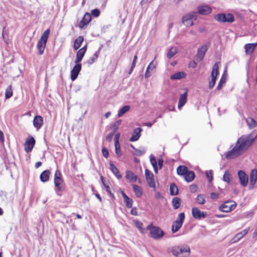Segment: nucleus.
Wrapping results in <instances>:
<instances>
[{"label":"nucleus","mask_w":257,"mask_h":257,"mask_svg":"<svg viewBox=\"0 0 257 257\" xmlns=\"http://www.w3.org/2000/svg\"><path fill=\"white\" fill-rule=\"evenodd\" d=\"M251 135H243L240 137L232 149L226 152V158L227 159H234L245 153L253 143V139H251Z\"/></svg>","instance_id":"f257e3e1"},{"label":"nucleus","mask_w":257,"mask_h":257,"mask_svg":"<svg viewBox=\"0 0 257 257\" xmlns=\"http://www.w3.org/2000/svg\"><path fill=\"white\" fill-rule=\"evenodd\" d=\"M171 251L176 257H187L190 253V248L187 244L175 245L172 247Z\"/></svg>","instance_id":"f03ea898"},{"label":"nucleus","mask_w":257,"mask_h":257,"mask_svg":"<svg viewBox=\"0 0 257 257\" xmlns=\"http://www.w3.org/2000/svg\"><path fill=\"white\" fill-rule=\"evenodd\" d=\"M50 34L49 29L46 30L42 35L40 40H39L37 47L39 51V54L42 55L44 53V49Z\"/></svg>","instance_id":"7ed1b4c3"},{"label":"nucleus","mask_w":257,"mask_h":257,"mask_svg":"<svg viewBox=\"0 0 257 257\" xmlns=\"http://www.w3.org/2000/svg\"><path fill=\"white\" fill-rule=\"evenodd\" d=\"M147 229L150 231V236L155 239H159L164 235V231L159 227L153 226L152 223L147 227Z\"/></svg>","instance_id":"20e7f679"},{"label":"nucleus","mask_w":257,"mask_h":257,"mask_svg":"<svg viewBox=\"0 0 257 257\" xmlns=\"http://www.w3.org/2000/svg\"><path fill=\"white\" fill-rule=\"evenodd\" d=\"M214 19L220 23H232L234 21L233 15L230 13L218 14L214 17Z\"/></svg>","instance_id":"39448f33"},{"label":"nucleus","mask_w":257,"mask_h":257,"mask_svg":"<svg viewBox=\"0 0 257 257\" xmlns=\"http://www.w3.org/2000/svg\"><path fill=\"white\" fill-rule=\"evenodd\" d=\"M54 184L58 191H63L64 190L63 180L61 177V173L58 170L56 171L54 175Z\"/></svg>","instance_id":"423d86ee"},{"label":"nucleus","mask_w":257,"mask_h":257,"mask_svg":"<svg viewBox=\"0 0 257 257\" xmlns=\"http://www.w3.org/2000/svg\"><path fill=\"white\" fill-rule=\"evenodd\" d=\"M219 62H216L213 66L212 72L211 73V80L209 82V88L212 89L216 83L217 77L219 74L218 64Z\"/></svg>","instance_id":"0eeeda50"},{"label":"nucleus","mask_w":257,"mask_h":257,"mask_svg":"<svg viewBox=\"0 0 257 257\" xmlns=\"http://www.w3.org/2000/svg\"><path fill=\"white\" fill-rule=\"evenodd\" d=\"M185 219V214L183 212L180 213L177 219L172 226V231L175 233L178 231L182 226Z\"/></svg>","instance_id":"6e6552de"},{"label":"nucleus","mask_w":257,"mask_h":257,"mask_svg":"<svg viewBox=\"0 0 257 257\" xmlns=\"http://www.w3.org/2000/svg\"><path fill=\"white\" fill-rule=\"evenodd\" d=\"M145 177L149 186L155 189L156 185L154 181V174L150 170H145Z\"/></svg>","instance_id":"1a4fd4ad"},{"label":"nucleus","mask_w":257,"mask_h":257,"mask_svg":"<svg viewBox=\"0 0 257 257\" xmlns=\"http://www.w3.org/2000/svg\"><path fill=\"white\" fill-rule=\"evenodd\" d=\"M240 185L243 187H246L248 182V176L243 171L240 170L237 173Z\"/></svg>","instance_id":"9d476101"},{"label":"nucleus","mask_w":257,"mask_h":257,"mask_svg":"<svg viewBox=\"0 0 257 257\" xmlns=\"http://www.w3.org/2000/svg\"><path fill=\"white\" fill-rule=\"evenodd\" d=\"M35 140L33 137L28 139L24 144L25 150L27 153L30 152L35 144Z\"/></svg>","instance_id":"9b49d317"},{"label":"nucleus","mask_w":257,"mask_h":257,"mask_svg":"<svg viewBox=\"0 0 257 257\" xmlns=\"http://www.w3.org/2000/svg\"><path fill=\"white\" fill-rule=\"evenodd\" d=\"M208 46L206 45H203L200 48H198L197 53L196 56V59L198 61H201L203 60L204 55L207 51Z\"/></svg>","instance_id":"f8f14e48"},{"label":"nucleus","mask_w":257,"mask_h":257,"mask_svg":"<svg viewBox=\"0 0 257 257\" xmlns=\"http://www.w3.org/2000/svg\"><path fill=\"white\" fill-rule=\"evenodd\" d=\"M192 214L193 217L197 219H201L205 218L207 214L204 212H201L198 208L193 207L192 209Z\"/></svg>","instance_id":"ddd939ff"},{"label":"nucleus","mask_w":257,"mask_h":257,"mask_svg":"<svg viewBox=\"0 0 257 257\" xmlns=\"http://www.w3.org/2000/svg\"><path fill=\"white\" fill-rule=\"evenodd\" d=\"M81 69V65L75 63V65L71 71V79L72 81L75 80L77 78Z\"/></svg>","instance_id":"4468645a"},{"label":"nucleus","mask_w":257,"mask_h":257,"mask_svg":"<svg viewBox=\"0 0 257 257\" xmlns=\"http://www.w3.org/2000/svg\"><path fill=\"white\" fill-rule=\"evenodd\" d=\"M91 20V16L90 14L86 13L84 15L82 19L79 24V27L81 29H84L87 26Z\"/></svg>","instance_id":"2eb2a0df"},{"label":"nucleus","mask_w":257,"mask_h":257,"mask_svg":"<svg viewBox=\"0 0 257 257\" xmlns=\"http://www.w3.org/2000/svg\"><path fill=\"white\" fill-rule=\"evenodd\" d=\"M235 204H232L231 202L227 201L220 206V210L222 212H228L235 208Z\"/></svg>","instance_id":"dca6fc26"},{"label":"nucleus","mask_w":257,"mask_h":257,"mask_svg":"<svg viewBox=\"0 0 257 257\" xmlns=\"http://www.w3.org/2000/svg\"><path fill=\"white\" fill-rule=\"evenodd\" d=\"M257 181V170H252L250 174V184L249 189H252Z\"/></svg>","instance_id":"f3484780"},{"label":"nucleus","mask_w":257,"mask_h":257,"mask_svg":"<svg viewBox=\"0 0 257 257\" xmlns=\"http://www.w3.org/2000/svg\"><path fill=\"white\" fill-rule=\"evenodd\" d=\"M86 45L83 46L82 48L79 49L76 54V59L75 61V63L80 64L79 63L81 61L87 49Z\"/></svg>","instance_id":"a211bd4d"},{"label":"nucleus","mask_w":257,"mask_h":257,"mask_svg":"<svg viewBox=\"0 0 257 257\" xmlns=\"http://www.w3.org/2000/svg\"><path fill=\"white\" fill-rule=\"evenodd\" d=\"M249 228H246L242 231L237 233L232 239L233 243L238 241L241 238L245 236L248 232Z\"/></svg>","instance_id":"6ab92c4d"},{"label":"nucleus","mask_w":257,"mask_h":257,"mask_svg":"<svg viewBox=\"0 0 257 257\" xmlns=\"http://www.w3.org/2000/svg\"><path fill=\"white\" fill-rule=\"evenodd\" d=\"M197 9L198 13L203 15H206L211 12V9L207 6H199Z\"/></svg>","instance_id":"aec40b11"},{"label":"nucleus","mask_w":257,"mask_h":257,"mask_svg":"<svg viewBox=\"0 0 257 257\" xmlns=\"http://www.w3.org/2000/svg\"><path fill=\"white\" fill-rule=\"evenodd\" d=\"M187 97V91L186 90L184 93L180 95L178 104V107L181 109L186 103Z\"/></svg>","instance_id":"412c9836"},{"label":"nucleus","mask_w":257,"mask_h":257,"mask_svg":"<svg viewBox=\"0 0 257 257\" xmlns=\"http://www.w3.org/2000/svg\"><path fill=\"white\" fill-rule=\"evenodd\" d=\"M142 131L140 127L136 128L134 130L132 136L130 139L131 142L137 141L141 136V132Z\"/></svg>","instance_id":"4be33fe9"},{"label":"nucleus","mask_w":257,"mask_h":257,"mask_svg":"<svg viewBox=\"0 0 257 257\" xmlns=\"http://www.w3.org/2000/svg\"><path fill=\"white\" fill-rule=\"evenodd\" d=\"M43 118L40 115L36 116L33 120V125L37 128L39 130L41 128L43 124Z\"/></svg>","instance_id":"5701e85b"},{"label":"nucleus","mask_w":257,"mask_h":257,"mask_svg":"<svg viewBox=\"0 0 257 257\" xmlns=\"http://www.w3.org/2000/svg\"><path fill=\"white\" fill-rule=\"evenodd\" d=\"M125 177L132 182H135L138 179L137 176L131 171H126Z\"/></svg>","instance_id":"b1692460"},{"label":"nucleus","mask_w":257,"mask_h":257,"mask_svg":"<svg viewBox=\"0 0 257 257\" xmlns=\"http://www.w3.org/2000/svg\"><path fill=\"white\" fill-rule=\"evenodd\" d=\"M50 171L49 170H46L44 171L40 176V180L42 182H47L50 177Z\"/></svg>","instance_id":"393cba45"},{"label":"nucleus","mask_w":257,"mask_h":257,"mask_svg":"<svg viewBox=\"0 0 257 257\" xmlns=\"http://www.w3.org/2000/svg\"><path fill=\"white\" fill-rule=\"evenodd\" d=\"M257 46V42L255 43H250L245 45L244 49L246 54H250L254 50L255 47Z\"/></svg>","instance_id":"a878e982"},{"label":"nucleus","mask_w":257,"mask_h":257,"mask_svg":"<svg viewBox=\"0 0 257 257\" xmlns=\"http://www.w3.org/2000/svg\"><path fill=\"white\" fill-rule=\"evenodd\" d=\"M109 168L111 171L114 174L116 177L118 179L121 178V175L120 174L116 166L112 162L109 163Z\"/></svg>","instance_id":"bb28decb"},{"label":"nucleus","mask_w":257,"mask_h":257,"mask_svg":"<svg viewBox=\"0 0 257 257\" xmlns=\"http://www.w3.org/2000/svg\"><path fill=\"white\" fill-rule=\"evenodd\" d=\"M197 13L196 12H191L190 13L184 16L182 18V21H190V20H196L197 19Z\"/></svg>","instance_id":"cd10ccee"},{"label":"nucleus","mask_w":257,"mask_h":257,"mask_svg":"<svg viewBox=\"0 0 257 257\" xmlns=\"http://www.w3.org/2000/svg\"><path fill=\"white\" fill-rule=\"evenodd\" d=\"M184 177L186 182H192L195 178V173L192 171L188 170L184 176Z\"/></svg>","instance_id":"c85d7f7f"},{"label":"nucleus","mask_w":257,"mask_h":257,"mask_svg":"<svg viewBox=\"0 0 257 257\" xmlns=\"http://www.w3.org/2000/svg\"><path fill=\"white\" fill-rule=\"evenodd\" d=\"M172 203L174 209H177L181 206V200L179 197H174L172 199Z\"/></svg>","instance_id":"c756f323"},{"label":"nucleus","mask_w":257,"mask_h":257,"mask_svg":"<svg viewBox=\"0 0 257 257\" xmlns=\"http://www.w3.org/2000/svg\"><path fill=\"white\" fill-rule=\"evenodd\" d=\"M186 74L184 72H178L171 76V80H179L185 77Z\"/></svg>","instance_id":"7c9ffc66"},{"label":"nucleus","mask_w":257,"mask_h":257,"mask_svg":"<svg viewBox=\"0 0 257 257\" xmlns=\"http://www.w3.org/2000/svg\"><path fill=\"white\" fill-rule=\"evenodd\" d=\"M188 171V168L185 166H179L177 168V174L181 176H184Z\"/></svg>","instance_id":"2f4dec72"},{"label":"nucleus","mask_w":257,"mask_h":257,"mask_svg":"<svg viewBox=\"0 0 257 257\" xmlns=\"http://www.w3.org/2000/svg\"><path fill=\"white\" fill-rule=\"evenodd\" d=\"M178 52V49L175 47H171L167 54V57L168 59L172 58Z\"/></svg>","instance_id":"473e14b6"},{"label":"nucleus","mask_w":257,"mask_h":257,"mask_svg":"<svg viewBox=\"0 0 257 257\" xmlns=\"http://www.w3.org/2000/svg\"><path fill=\"white\" fill-rule=\"evenodd\" d=\"M132 187L136 196L140 197L143 194L141 187L135 184H133Z\"/></svg>","instance_id":"72a5a7b5"},{"label":"nucleus","mask_w":257,"mask_h":257,"mask_svg":"<svg viewBox=\"0 0 257 257\" xmlns=\"http://www.w3.org/2000/svg\"><path fill=\"white\" fill-rule=\"evenodd\" d=\"M170 193L171 195H176L178 194V189L175 183H172L170 186Z\"/></svg>","instance_id":"f704fd0d"},{"label":"nucleus","mask_w":257,"mask_h":257,"mask_svg":"<svg viewBox=\"0 0 257 257\" xmlns=\"http://www.w3.org/2000/svg\"><path fill=\"white\" fill-rule=\"evenodd\" d=\"M83 41V38L82 36H79L74 41V49L77 50L80 47Z\"/></svg>","instance_id":"c9c22d12"},{"label":"nucleus","mask_w":257,"mask_h":257,"mask_svg":"<svg viewBox=\"0 0 257 257\" xmlns=\"http://www.w3.org/2000/svg\"><path fill=\"white\" fill-rule=\"evenodd\" d=\"M246 121L250 128H254L257 125L256 121L252 118L248 117L246 119Z\"/></svg>","instance_id":"e433bc0d"},{"label":"nucleus","mask_w":257,"mask_h":257,"mask_svg":"<svg viewBox=\"0 0 257 257\" xmlns=\"http://www.w3.org/2000/svg\"><path fill=\"white\" fill-rule=\"evenodd\" d=\"M98 57V52H95L93 56L90 57L86 61V63L88 65V66H90L95 61V60L97 59Z\"/></svg>","instance_id":"4c0bfd02"},{"label":"nucleus","mask_w":257,"mask_h":257,"mask_svg":"<svg viewBox=\"0 0 257 257\" xmlns=\"http://www.w3.org/2000/svg\"><path fill=\"white\" fill-rule=\"evenodd\" d=\"M101 180L107 192L112 197V198H114V196L113 194L111 192L108 185L105 183L104 178L102 176H101Z\"/></svg>","instance_id":"58836bf2"},{"label":"nucleus","mask_w":257,"mask_h":257,"mask_svg":"<svg viewBox=\"0 0 257 257\" xmlns=\"http://www.w3.org/2000/svg\"><path fill=\"white\" fill-rule=\"evenodd\" d=\"M130 109V106L128 105L123 106L121 109H119L117 116L120 117L123 115L125 113L128 111Z\"/></svg>","instance_id":"ea45409f"},{"label":"nucleus","mask_w":257,"mask_h":257,"mask_svg":"<svg viewBox=\"0 0 257 257\" xmlns=\"http://www.w3.org/2000/svg\"><path fill=\"white\" fill-rule=\"evenodd\" d=\"M205 196L204 194H200L196 197V201L199 204H204L205 202Z\"/></svg>","instance_id":"a19ab883"},{"label":"nucleus","mask_w":257,"mask_h":257,"mask_svg":"<svg viewBox=\"0 0 257 257\" xmlns=\"http://www.w3.org/2000/svg\"><path fill=\"white\" fill-rule=\"evenodd\" d=\"M135 226L140 230L141 232H143V224L141 221L136 220L134 221Z\"/></svg>","instance_id":"79ce46f5"},{"label":"nucleus","mask_w":257,"mask_h":257,"mask_svg":"<svg viewBox=\"0 0 257 257\" xmlns=\"http://www.w3.org/2000/svg\"><path fill=\"white\" fill-rule=\"evenodd\" d=\"M225 81H226V79L225 77H224V76L223 75L222 76L217 87H216V89L220 90L222 88L223 84H225Z\"/></svg>","instance_id":"37998d69"},{"label":"nucleus","mask_w":257,"mask_h":257,"mask_svg":"<svg viewBox=\"0 0 257 257\" xmlns=\"http://www.w3.org/2000/svg\"><path fill=\"white\" fill-rule=\"evenodd\" d=\"M125 203L126 206L127 208H132L133 206V201L132 199L128 197H125V198L123 199Z\"/></svg>","instance_id":"c03bdc74"},{"label":"nucleus","mask_w":257,"mask_h":257,"mask_svg":"<svg viewBox=\"0 0 257 257\" xmlns=\"http://www.w3.org/2000/svg\"><path fill=\"white\" fill-rule=\"evenodd\" d=\"M121 120L119 119V120H117L116 122H115L112 125L111 128H112L113 130V131H114V132H115V131L118 129L119 125L121 124Z\"/></svg>","instance_id":"a18cd8bd"},{"label":"nucleus","mask_w":257,"mask_h":257,"mask_svg":"<svg viewBox=\"0 0 257 257\" xmlns=\"http://www.w3.org/2000/svg\"><path fill=\"white\" fill-rule=\"evenodd\" d=\"M230 175L228 171H226L224 175L223 176V180L224 182H227L228 183L230 182Z\"/></svg>","instance_id":"49530a36"},{"label":"nucleus","mask_w":257,"mask_h":257,"mask_svg":"<svg viewBox=\"0 0 257 257\" xmlns=\"http://www.w3.org/2000/svg\"><path fill=\"white\" fill-rule=\"evenodd\" d=\"M206 176L209 182H211L213 179V171L208 170L206 171Z\"/></svg>","instance_id":"de8ad7c7"},{"label":"nucleus","mask_w":257,"mask_h":257,"mask_svg":"<svg viewBox=\"0 0 257 257\" xmlns=\"http://www.w3.org/2000/svg\"><path fill=\"white\" fill-rule=\"evenodd\" d=\"M137 60V55H135V56L134 57L132 66L131 67L130 71L128 72V74H131L132 73V71H133V69L136 66Z\"/></svg>","instance_id":"09e8293b"},{"label":"nucleus","mask_w":257,"mask_h":257,"mask_svg":"<svg viewBox=\"0 0 257 257\" xmlns=\"http://www.w3.org/2000/svg\"><path fill=\"white\" fill-rule=\"evenodd\" d=\"M145 152H146V150L145 149H143L142 150H139V149H137L135 151V152L133 153V154L136 156H140L143 155L144 154H145Z\"/></svg>","instance_id":"8fccbe9b"},{"label":"nucleus","mask_w":257,"mask_h":257,"mask_svg":"<svg viewBox=\"0 0 257 257\" xmlns=\"http://www.w3.org/2000/svg\"><path fill=\"white\" fill-rule=\"evenodd\" d=\"M115 146V152L116 155L118 157H120L121 155V152L120 149V145L119 144H114Z\"/></svg>","instance_id":"3c124183"},{"label":"nucleus","mask_w":257,"mask_h":257,"mask_svg":"<svg viewBox=\"0 0 257 257\" xmlns=\"http://www.w3.org/2000/svg\"><path fill=\"white\" fill-rule=\"evenodd\" d=\"M13 95V92L11 87L7 89L5 92V97L7 99L10 98Z\"/></svg>","instance_id":"603ef678"},{"label":"nucleus","mask_w":257,"mask_h":257,"mask_svg":"<svg viewBox=\"0 0 257 257\" xmlns=\"http://www.w3.org/2000/svg\"><path fill=\"white\" fill-rule=\"evenodd\" d=\"M150 162H151L152 165L153 166V167L157 166V162L155 157L152 155L150 156Z\"/></svg>","instance_id":"864d4df0"},{"label":"nucleus","mask_w":257,"mask_h":257,"mask_svg":"<svg viewBox=\"0 0 257 257\" xmlns=\"http://www.w3.org/2000/svg\"><path fill=\"white\" fill-rule=\"evenodd\" d=\"M91 15L95 17H97L100 15V12L99 10L97 9H94L91 11Z\"/></svg>","instance_id":"5fc2aeb1"},{"label":"nucleus","mask_w":257,"mask_h":257,"mask_svg":"<svg viewBox=\"0 0 257 257\" xmlns=\"http://www.w3.org/2000/svg\"><path fill=\"white\" fill-rule=\"evenodd\" d=\"M102 153L103 156L105 158H108L109 154H108V151L107 149L106 148H105V147L102 148Z\"/></svg>","instance_id":"6e6d98bb"},{"label":"nucleus","mask_w":257,"mask_h":257,"mask_svg":"<svg viewBox=\"0 0 257 257\" xmlns=\"http://www.w3.org/2000/svg\"><path fill=\"white\" fill-rule=\"evenodd\" d=\"M193 20L182 21V23L187 27H190L193 25Z\"/></svg>","instance_id":"4d7b16f0"},{"label":"nucleus","mask_w":257,"mask_h":257,"mask_svg":"<svg viewBox=\"0 0 257 257\" xmlns=\"http://www.w3.org/2000/svg\"><path fill=\"white\" fill-rule=\"evenodd\" d=\"M115 132L114 131H112L110 134H109L106 138V140L108 142H110L112 140V137L114 136Z\"/></svg>","instance_id":"13d9d810"},{"label":"nucleus","mask_w":257,"mask_h":257,"mask_svg":"<svg viewBox=\"0 0 257 257\" xmlns=\"http://www.w3.org/2000/svg\"><path fill=\"white\" fill-rule=\"evenodd\" d=\"M197 186L196 185H191L190 186V191L192 193H194L197 191Z\"/></svg>","instance_id":"bf43d9fd"},{"label":"nucleus","mask_w":257,"mask_h":257,"mask_svg":"<svg viewBox=\"0 0 257 257\" xmlns=\"http://www.w3.org/2000/svg\"><path fill=\"white\" fill-rule=\"evenodd\" d=\"M120 137V134L117 133L114 137V144H119V139Z\"/></svg>","instance_id":"052dcab7"},{"label":"nucleus","mask_w":257,"mask_h":257,"mask_svg":"<svg viewBox=\"0 0 257 257\" xmlns=\"http://www.w3.org/2000/svg\"><path fill=\"white\" fill-rule=\"evenodd\" d=\"M156 68V64H154L153 61H152L148 65V69L153 70Z\"/></svg>","instance_id":"680f3d73"},{"label":"nucleus","mask_w":257,"mask_h":257,"mask_svg":"<svg viewBox=\"0 0 257 257\" xmlns=\"http://www.w3.org/2000/svg\"><path fill=\"white\" fill-rule=\"evenodd\" d=\"M210 197L212 199H216L218 198V194L214 193V192H212L210 193Z\"/></svg>","instance_id":"e2e57ef3"},{"label":"nucleus","mask_w":257,"mask_h":257,"mask_svg":"<svg viewBox=\"0 0 257 257\" xmlns=\"http://www.w3.org/2000/svg\"><path fill=\"white\" fill-rule=\"evenodd\" d=\"M131 213L132 215H138L137 209L136 207L133 208L131 211Z\"/></svg>","instance_id":"0e129e2a"},{"label":"nucleus","mask_w":257,"mask_h":257,"mask_svg":"<svg viewBox=\"0 0 257 257\" xmlns=\"http://www.w3.org/2000/svg\"><path fill=\"white\" fill-rule=\"evenodd\" d=\"M163 160L162 159H160L158 160V166L160 169H161L163 166Z\"/></svg>","instance_id":"69168bd1"},{"label":"nucleus","mask_w":257,"mask_h":257,"mask_svg":"<svg viewBox=\"0 0 257 257\" xmlns=\"http://www.w3.org/2000/svg\"><path fill=\"white\" fill-rule=\"evenodd\" d=\"M196 65L197 63L194 61H191L189 63V66L192 68H195Z\"/></svg>","instance_id":"338daca9"},{"label":"nucleus","mask_w":257,"mask_h":257,"mask_svg":"<svg viewBox=\"0 0 257 257\" xmlns=\"http://www.w3.org/2000/svg\"><path fill=\"white\" fill-rule=\"evenodd\" d=\"M4 141V134L0 131V142L3 143Z\"/></svg>","instance_id":"774afa93"}]
</instances>
